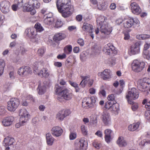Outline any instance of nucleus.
Here are the masks:
<instances>
[{
	"label": "nucleus",
	"mask_w": 150,
	"mask_h": 150,
	"mask_svg": "<svg viewBox=\"0 0 150 150\" xmlns=\"http://www.w3.org/2000/svg\"><path fill=\"white\" fill-rule=\"evenodd\" d=\"M14 141L13 138L8 136L4 139L3 144L5 146L11 145L13 144Z\"/></svg>",
	"instance_id": "nucleus-24"
},
{
	"label": "nucleus",
	"mask_w": 150,
	"mask_h": 150,
	"mask_svg": "<svg viewBox=\"0 0 150 150\" xmlns=\"http://www.w3.org/2000/svg\"><path fill=\"white\" fill-rule=\"evenodd\" d=\"M98 76H101L104 80H107L111 78V72L110 70L106 69L103 72L98 73Z\"/></svg>",
	"instance_id": "nucleus-20"
},
{
	"label": "nucleus",
	"mask_w": 150,
	"mask_h": 150,
	"mask_svg": "<svg viewBox=\"0 0 150 150\" xmlns=\"http://www.w3.org/2000/svg\"><path fill=\"white\" fill-rule=\"evenodd\" d=\"M86 78H88V79H87V81H86L87 84L88 83L89 86H91L93 83V80L92 79H90L88 77L86 76Z\"/></svg>",
	"instance_id": "nucleus-61"
},
{
	"label": "nucleus",
	"mask_w": 150,
	"mask_h": 150,
	"mask_svg": "<svg viewBox=\"0 0 150 150\" xmlns=\"http://www.w3.org/2000/svg\"><path fill=\"white\" fill-rule=\"evenodd\" d=\"M93 146L97 149H99L100 148L101 144L100 142L97 140H94L92 143Z\"/></svg>",
	"instance_id": "nucleus-39"
},
{
	"label": "nucleus",
	"mask_w": 150,
	"mask_h": 150,
	"mask_svg": "<svg viewBox=\"0 0 150 150\" xmlns=\"http://www.w3.org/2000/svg\"><path fill=\"white\" fill-rule=\"evenodd\" d=\"M119 110V105L117 103H114L113 102L110 110L112 112L115 114H117Z\"/></svg>",
	"instance_id": "nucleus-26"
},
{
	"label": "nucleus",
	"mask_w": 150,
	"mask_h": 150,
	"mask_svg": "<svg viewBox=\"0 0 150 150\" xmlns=\"http://www.w3.org/2000/svg\"><path fill=\"white\" fill-rule=\"evenodd\" d=\"M76 134L75 133L71 132L69 135V139L71 140H73L76 138Z\"/></svg>",
	"instance_id": "nucleus-49"
},
{
	"label": "nucleus",
	"mask_w": 150,
	"mask_h": 150,
	"mask_svg": "<svg viewBox=\"0 0 150 150\" xmlns=\"http://www.w3.org/2000/svg\"><path fill=\"white\" fill-rule=\"evenodd\" d=\"M5 63L4 61L1 59L0 60V76L2 75L4 70Z\"/></svg>",
	"instance_id": "nucleus-35"
},
{
	"label": "nucleus",
	"mask_w": 150,
	"mask_h": 150,
	"mask_svg": "<svg viewBox=\"0 0 150 150\" xmlns=\"http://www.w3.org/2000/svg\"><path fill=\"white\" fill-rule=\"evenodd\" d=\"M103 52L106 54L111 55H115L117 54V52L115 47L112 45V44L108 43L105 45L104 47Z\"/></svg>",
	"instance_id": "nucleus-9"
},
{
	"label": "nucleus",
	"mask_w": 150,
	"mask_h": 150,
	"mask_svg": "<svg viewBox=\"0 0 150 150\" xmlns=\"http://www.w3.org/2000/svg\"><path fill=\"white\" fill-rule=\"evenodd\" d=\"M34 28L37 32L40 33L44 30V29L41 25L39 23H37L34 26Z\"/></svg>",
	"instance_id": "nucleus-33"
},
{
	"label": "nucleus",
	"mask_w": 150,
	"mask_h": 150,
	"mask_svg": "<svg viewBox=\"0 0 150 150\" xmlns=\"http://www.w3.org/2000/svg\"><path fill=\"white\" fill-rule=\"evenodd\" d=\"M18 73L22 76H25L32 73L30 68L28 66H23L18 69Z\"/></svg>",
	"instance_id": "nucleus-14"
},
{
	"label": "nucleus",
	"mask_w": 150,
	"mask_h": 150,
	"mask_svg": "<svg viewBox=\"0 0 150 150\" xmlns=\"http://www.w3.org/2000/svg\"><path fill=\"white\" fill-rule=\"evenodd\" d=\"M20 121L23 123H25L29 119L30 115L27 110L24 108L21 109L19 112Z\"/></svg>",
	"instance_id": "nucleus-15"
},
{
	"label": "nucleus",
	"mask_w": 150,
	"mask_h": 150,
	"mask_svg": "<svg viewBox=\"0 0 150 150\" xmlns=\"http://www.w3.org/2000/svg\"><path fill=\"white\" fill-rule=\"evenodd\" d=\"M145 116L146 118L150 121V110L145 112Z\"/></svg>",
	"instance_id": "nucleus-50"
},
{
	"label": "nucleus",
	"mask_w": 150,
	"mask_h": 150,
	"mask_svg": "<svg viewBox=\"0 0 150 150\" xmlns=\"http://www.w3.org/2000/svg\"><path fill=\"white\" fill-rule=\"evenodd\" d=\"M15 2V4L12 6L11 8L13 11H16L19 6L21 7L23 5V2L22 0H16Z\"/></svg>",
	"instance_id": "nucleus-25"
},
{
	"label": "nucleus",
	"mask_w": 150,
	"mask_h": 150,
	"mask_svg": "<svg viewBox=\"0 0 150 150\" xmlns=\"http://www.w3.org/2000/svg\"><path fill=\"white\" fill-rule=\"evenodd\" d=\"M65 51H68L69 53H70L72 51V47L71 45H68L66 46L64 48Z\"/></svg>",
	"instance_id": "nucleus-51"
},
{
	"label": "nucleus",
	"mask_w": 150,
	"mask_h": 150,
	"mask_svg": "<svg viewBox=\"0 0 150 150\" xmlns=\"http://www.w3.org/2000/svg\"><path fill=\"white\" fill-rule=\"evenodd\" d=\"M98 94L100 95H102L103 97L106 96V92L104 89H101L98 93Z\"/></svg>",
	"instance_id": "nucleus-57"
},
{
	"label": "nucleus",
	"mask_w": 150,
	"mask_h": 150,
	"mask_svg": "<svg viewBox=\"0 0 150 150\" xmlns=\"http://www.w3.org/2000/svg\"><path fill=\"white\" fill-rule=\"evenodd\" d=\"M82 28L83 31L90 33V35L92 39H93L94 36L92 33L94 31V28L93 25L90 24L84 23L83 24Z\"/></svg>",
	"instance_id": "nucleus-16"
},
{
	"label": "nucleus",
	"mask_w": 150,
	"mask_h": 150,
	"mask_svg": "<svg viewBox=\"0 0 150 150\" xmlns=\"http://www.w3.org/2000/svg\"><path fill=\"white\" fill-rule=\"evenodd\" d=\"M63 25V22L60 20H57L56 22L55 27L57 28L61 27Z\"/></svg>",
	"instance_id": "nucleus-44"
},
{
	"label": "nucleus",
	"mask_w": 150,
	"mask_h": 150,
	"mask_svg": "<svg viewBox=\"0 0 150 150\" xmlns=\"http://www.w3.org/2000/svg\"><path fill=\"white\" fill-rule=\"evenodd\" d=\"M105 141L108 143H109L111 139V136H105Z\"/></svg>",
	"instance_id": "nucleus-62"
},
{
	"label": "nucleus",
	"mask_w": 150,
	"mask_h": 150,
	"mask_svg": "<svg viewBox=\"0 0 150 150\" xmlns=\"http://www.w3.org/2000/svg\"><path fill=\"white\" fill-rule=\"evenodd\" d=\"M145 65V63L144 62L135 59L132 63V69L135 72H139L143 69Z\"/></svg>",
	"instance_id": "nucleus-7"
},
{
	"label": "nucleus",
	"mask_w": 150,
	"mask_h": 150,
	"mask_svg": "<svg viewBox=\"0 0 150 150\" xmlns=\"http://www.w3.org/2000/svg\"><path fill=\"white\" fill-rule=\"evenodd\" d=\"M103 122L105 125H109L111 122V119L109 114L107 112H103L101 117Z\"/></svg>",
	"instance_id": "nucleus-21"
},
{
	"label": "nucleus",
	"mask_w": 150,
	"mask_h": 150,
	"mask_svg": "<svg viewBox=\"0 0 150 150\" xmlns=\"http://www.w3.org/2000/svg\"><path fill=\"white\" fill-rule=\"evenodd\" d=\"M147 144H150V140L144 139L139 143V145L142 148H143Z\"/></svg>",
	"instance_id": "nucleus-36"
},
{
	"label": "nucleus",
	"mask_w": 150,
	"mask_h": 150,
	"mask_svg": "<svg viewBox=\"0 0 150 150\" xmlns=\"http://www.w3.org/2000/svg\"><path fill=\"white\" fill-rule=\"evenodd\" d=\"M14 120V117L13 116H8L4 117L2 120L1 123L3 126L8 127L11 125Z\"/></svg>",
	"instance_id": "nucleus-18"
},
{
	"label": "nucleus",
	"mask_w": 150,
	"mask_h": 150,
	"mask_svg": "<svg viewBox=\"0 0 150 150\" xmlns=\"http://www.w3.org/2000/svg\"><path fill=\"white\" fill-rule=\"evenodd\" d=\"M82 16L81 15H77L76 16V21L79 22L81 21L82 19Z\"/></svg>",
	"instance_id": "nucleus-64"
},
{
	"label": "nucleus",
	"mask_w": 150,
	"mask_h": 150,
	"mask_svg": "<svg viewBox=\"0 0 150 150\" xmlns=\"http://www.w3.org/2000/svg\"><path fill=\"white\" fill-rule=\"evenodd\" d=\"M139 0H131L130 1L131 8L132 13L138 15L141 12L142 10L138 3Z\"/></svg>",
	"instance_id": "nucleus-10"
},
{
	"label": "nucleus",
	"mask_w": 150,
	"mask_h": 150,
	"mask_svg": "<svg viewBox=\"0 0 150 150\" xmlns=\"http://www.w3.org/2000/svg\"><path fill=\"white\" fill-rule=\"evenodd\" d=\"M139 23V21L137 18H133L127 16H124L122 18V24L125 28H129L134 25Z\"/></svg>",
	"instance_id": "nucleus-3"
},
{
	"label": "nucleus",
	"mask_w": 150,
	"mask_h": 150,
	"mask_svg": "<svg viewBox=\"0 0 150 150\" xmlns=\"http://www.w3.org/2000/svg\"><path fill=\"white\" fill-rule=\"evenodd\" d=\"M132 104V109L133 111H135L137 110L138 108V104L137 103H133L131 104Z\"/></svg>",
	"instance_id": "nucleus-46"
},
{
	"label": "nucleus",
	"mask_w": 150,
	"mask_h": 150,
	"mask_svg": "<svg viewBox=\"0 0 150 150\" xmlns=\"http://www.w3.org/2000/svg\"><path fill=\"white\" fill-rule=\"evenodd\" d=\"M44 18H49V19H54L53 17V14L51 12L46 13L44 16Z\"/></svg>",
	"instance_id": "nucleus-45"
},
{
	"label": "nucleus",
	"mask_w": 150,
	"mask_h": 150,
	"mask_svg": "<svg viewBox=\"0 0 150 150\" xmlns=\"http://www.w3.org/2000/svg\"><path fill=\"white\" fill-rule=\"evenodd\" d=\"M143 55L145 58L147 59H150V53H149L148 50H143Z\"/></svg>",
	"instance_id": "nucleus-41"
},
{
	"label": "nucleus",
	"mask_w": 150,
	"mask_h": 150,
	"mask_svg": "<svg viewBox=\"0 0 150 150\" xmlns=\"http://www.w3.org/2000/svg\"><path fill=\"white\" fill-rule=\"evenodd\" d=\"M97 6L98 8L100 10L103 11L105 10L107 8L105 2L104 0H100L99 2V4H98Z\"/></svg>",
	"instance_id": "nucleus-31"
},
{
	"label": "nucleus",
	"mask_w": 150,
	"mask_h": 150,
	"mask_svg": "<svg viewBox=\"0 0 150 150\" xmlns=\"http://www.w3.org/2000/svg\"><path fill=\"white\" fill-rule=\"evenodd\" d=\"M63 132L62 129L59 126L54 127L51 129V133L53 135L56 137L60 136Z\"/></svg>",
	"instance_id": "nucleus-22"
},
{
	"label": "nucleus",
	"mask_w": 150,
	"mask_h": 150,
	"mask_svg": "<svg viewBox=\"0 0 150 150\" xmlns=\"http://www.w3.org/2000/svg\"><path fill=\"white\" fill-rule=\"evenodd\" d=\"M139 96V92L138 90L135 88H132L129 89L128 94L126 96V98L129 104H132L133 101L131 99H137Z\"/></svg>",
	"instance_id": "nucleus-6"
},
{
	"label": "nucleus",
	"mask_w": 150,
	"mask_h": 150,
	"mask_svg": "<svg viewBox=\"0 0 150 150\" xmlns=\"http://www.w3.org/2000/svg\"><path fill=\"white\" fill-rule=\"evenodd\" d=\"M109 64L111 66L114 65L115 64V61L114 59H109Z\"/></svg>",
	"instance_id": "nucleus-58"
},
{
	"label": "nucleus",
	"mask_w": 150,
	"mask_h": 150,
	"mask_svg": "<svg viewBox=\"0 0 150 150\" xmlns=\"http://www.w3.org/2000/svg\"><path fill=\"white\" fill-rule=\"evenodd\" d=\"M66 55L64 53H63L62 55L59 54L57 57V58L58 59H62L66 58Z\"/></svg>",
	"instance_id": "nucleus-59"
},
{
	"label": "nucleus",
	"mask_w": 150,
	"mask_h": 150,
	"mask_svg": "<svg viewBox=\"0 0 150 150\" xmlns=\"http://www.w3.org/2000/svg\"><path fill=\"white\" fill-rule=\"evenodd\" d=\"M25 33L28 37L35 38L37 35V32L33 28H28L26 30Z\"/></svg>",
	"instance_id": "nucleus-23"
},
{
	"label": "nucleus",
	"mask_w": 150,
	"mask_h": 150,
	"mask_svg": "<svg viewBox=\"0 0 150 150\" xmlns=\"http://www.w3.org/2000/svg\"><path fill=\"white\" fill-rule=\"evenodd\" d=\"M61 96H58L57 100L60 102H63L64 100H69L73 97V94L67 88L64 89Z\"/></svg>",
	"instance_id": "nucleus-8"
},
{
	"label": "nucleus",
	"mask_w": 150,
	"mask_h": 150,
	"mask_svg": "<svg viewBox=\"0 0 150 150\" xmlns=\"http://www.w3.org/2000/svg\"><path fill=\"white\" fill-rule=\"evenodd\" d=\"M81 129L82 132L84 135H86L87 134V131L86 128L84 125H82L81 127Z\"/></svg>",
	"instance_id": "nucleus-47"
},
{
	"label": "nucleus",
	"mask_w": 150,
	"mask_h": 150,
	"mask_svg": "<svg viewBox=\"0 0 150 150\" xmlns=\"http://www.w3.org/2000/svg\"><path fill=\"white\" fill-rule=\"evenodd\" d=\"M77 42L81 46H83L84 44L83 40L81 38H79L77 40Z\"/></svg>",
	"instance_id": "nucleus-54"
},
{
	"label": "nucleus",
	"mask_w": 150,
	"mask_h": 150,
	"mask_svg": "<svg viewBox=\"0 0 150 150\" xmlns=\"http://www.w3.org/2000/svg\"><path fill=\"white\" fill-rule=\"evenodd\" d=\"M113 103L110 101H108L106 102L105 106V108L106 109L111 110V106L112 104Z\"/></svg>",
	"instance_id": "nucleus-43"
},
{
	"label": "nucleus",
	"mask_w": 150,
	"mask_h": 150,
	"mask_svg": "<svg viewBox=\"0 0 150 150\" xmlns=\"http://www.w3.org/2000/svg\"><path fill=\"white\" fill-rule=\"evenodd\" d=\"M39 89L38 93L39 95H42L46 91V87L45 86H41L40 84L39 85L37 89Z\"/></svg>",
	"instance_id": "nucleus-34"
},
{
	"label": "nucleus",
	"mask_w": 150,
	"mask_h": 150,
	"mask_svg": "<svg viewBox=\"0 0 150 150\" xmlns=\"http://www.w3.org/2000/svg\"><path fill=\"white\" fill-rule=\"evenodd\" d=\"M61 111H62V113H63V115L65 117L69 115L71 113L70 111L69 110H62Z\"/></svg>",
	"instance_id": "nucleus-48"
},
{
	"label": "nucleus",
	"mask_w": 150,
	"mask_h": 150,
	"mask_svg": "<svg viewBox=\"0 0 150 150\" xmlns=\"http://www.w3.org/2000/svg\"><path fill=\"white\" fill-rule=\"evenodd\" d=\"M20 105L19 100L17 98H11L7 102V108L10 112L15 111Z\"/></svg>",
	"instance_id": "nucleus-5"
},
{
	"label": "nucleus",
	"mask_w": 150,
	"mask_h": 150,
	"mask_svg": "<svg viewBox=\"0 0 150 150\" xmlns=\"http://www.w3.org/2000/svg\"><path fill=\"white\" fill-rule=\"evenodd\" d=\"M87 79L88 78H86V76H84L83 77V80L81 81L80 83V85H81L82 88H84L86 84H87Z\"/></svg>",
	"instance_id": "nucleus-42"
},
{
	"label": "nucleus",
	"mask_w": 150,
	"mask_h": 150,
	"mask_svg": "<svg viewBox=\"0 0 150 150\" xmlns=\"http://www.w3.org/2000/svg\"><path fill=\"white\" fill-rule=\"evenodd\" d=\"M136 37L137 39L144 40L149 38L150 35L146 34H141L137 35Z\"/></svg>",
	"instance_id": "nucleus-37"
},
{
	"label": "nucleus",
	"mask_w": 150,
	"mask_h": 150,
	"mask_svg": "<svg viewBox=\"0 0 150 150\" xmlns=\"http://www.w3.org/2000/svg\"><path fill=\"white\" fill-rule=\"evenodd\" d=\"M108 101H113L115 100V96L114 94H112L109 95L107 97Z\"/></svg>",
	"instance_id": "nucleus-55"
},
{
	"label": "nucleus",
	"mask_w": 150,
	"mask_h": 150,
	"mask_svg": "<svg viewBox=\"0 0 150 150\" xmlns=\"http://www.w3.org/2000/svg\"><path fill=\"white\" fill-rule=\"evenodd\" d=\"M56 118L61 121H62L64 119L65 117L62 113V111H61V110L58 112Z\"/></svg>",
	"instance_id": "nucleus-40"
},
{
	"label": "nucleus",
	"mask_w": 150,
	"mask_h": 150,
	"mask_svg": "<svg viewBox=\"0 0 150 150\" xmlns=\"http://www.w3.org/2000/svg\"><path fill=\"white\" fill-rule=\"evenodd\" d=\"M10 3L8 1H1L0 4V8L1 11L6 13L9 11Z\"/></svg>",
	"instance_id": "nucleus-17"
},
{
	"label": "nucleus",
	"mask_w": 150,
	"mask_h": 150,
	"mask_svg": "<svg viewBox=\"0 0 150 150\" xmlns=\"http://www.w3.org/2000/svg\"><path fill=\"white\" fill-rule=\"evenodd\" d=\"M117 143L120 146H122V139L121 137H120L118 138L117 141Z\"/></svg>",
	"instance_id": "nucleus-60"
},
{
	"label": "nucleus",
	"mask_w": 150,
	"mask_h": 150,
	"mask_svg": "<svg viewBox=\"0 0 150 150\" xmlns=\"http://www.w3.org/2000/svg\"><path fill=\"white\" fill-rule=\"evenodd\" d=\"M66 37V35L62 33H56L53 36L52 39L58 45L59 44V42L64 39Z\"/></svg>",
	"instance_id": "nucleus-19"
},
{
	"label": "nucleus",
	"mask_w": 150,
	"mask_h": 150,
	"mask_svg": "<svg viewBox=\"0 0 150 150\" xmlns=\"http://www.w3.org/2000/svg\"><path fill=\"white\" fill-rule=\"evenodd\" d=\"M44 18V23L47 25H51L53 23L54 19H49V18Z\"/></svg>",
	"instance_id": "nucleus-38"
},
{
	"label": "nucleus",
	"mask_w": 150,
	"mask_h": 150,
	"mask_svg": "<svg viewBox=\"0 0 150 150\" xmlns=\"http://www.w3.org/2000/svg\"><path fill=\"white\" fill-rule=\"evenodd\" d=\"M70 0H57V6L62 16L66 18L70 16L74 11V6L70 5Z\"/></svg>",
	"instance_id": "nucleus-1"
},
{
	"label": "nucleus",
	"mask_w": 150,
	"mask_h": 150,
	"mask_svg": "<svg viewBox=\"0 0 150 150\" xmlns=\"http://www.w3.org/2000/svg\"><path fill=\"white\" fill-rule=\"evenodd\" d=\"M107 20L106 17L101 16H98L96 20L97 26L100 28L101 33L106 36L110 35L112 30L107 22Z\"/></svg>",
	"instance_id": "nucleus-2"
},
{
	"label": "nucleus",
	"mask_w": 150,
	"mask_h": 150,
	"mask_svg": "<svg viewBox=\"0 0 150 150\" xmlns=\"http://www.w3.org/2000/svg\"><path fill=\"white\" fill-rule=\"evenodd\" d=\"M29 11L30 12V13L32 15H34L36 12L35 10L33 7L30 8Z\"/></svg>",
	"instance_id": "nucleus-63"
},
{
	"label": "nucleus",
	"mask_w": 150,
	"mask_h": 150,
	"mask_svg": "<svg viewBox=\"0 0 150 150\" xmlns=\"http://www.w3.org/2000/svg\"><path fill=\"white\" fill-rule=\"evenodd\" d=\"M140 123L139 122L133 123L129 125L128 130L131 131H134L136 130L139 127Z\"/></svg>",
	"instance_id": "nucleus-27"
},
{
	"label": "nucleus",
	"mask_w": 150,
	"mask_h": 150,
	"mask_svg": "<svg viewBox=\"0 0 150 150\" xmlns=\"http://www.w3.org/2000/svg\"><path fill=\"white\" fill-rule=\"evenodd\" d=\"M49 74V73L48 72V69L46 68H43L38 73L39 75L45 77H48Z\"/></svg>",
	"instance_id": "nucleus-30"
},
{
	"label": "nucleus",
	"mask_w": 150,
	"mask_h": 150,
	"mask_svg": "<svg viewBox=\"0 0 150 150\" xmlns=\"http://www.w3.org/2000/svg\"><path fill=\"white\" fill-rule=\"evenodd\" d=\"M87 144V142L83 138L76 139L74 143V145L79 150H86Z\"/></svg>",
	"instance_id": "nucleus-13"
},
{
	"label": "nucleus",
	"mask_w": 150,
	"mask_h": 150,
	"mask_svg": "<svg viewBox=\"0 0 150 150\" xmlns=\"http://www.w3.org/2000/svg\"><path fill=\"white\" fill-rule=\"evenodd\" d=\"M112 131L110 129H107L104 131L105 136H111Z\"/></svg>",
	"instance_id": "nucleus-53"
},
{
	"label": "nucleus",
	"mask_w": 150,
	"mask_h": 150,
	"mask_svg": "<svg viewBox=\"0 0 150 150\" xmlns=\"http://www.w3.org/2000/svg\"><path fill=\"white\" fill-rule=\"evenodd\" d=\"M96 98L94 96L84 98L82 103V106L84 108L86 107L91 108L93 105V104L96 103Z\"/></svg>",
	"instance_id": "nucleus-11"
},
{
	"label": "nucleus",
	"mask_w": 150,
	"mask_h": 150,
	"mask_svg": "<svg viewBox=\"0 0 150 150\" xmlns=\"http://www.w3.org/2000/svg\"><path fill=\"white\" fill-rule=\"evenodd\" d=\"M46 139L47 144L50 146L52 145L54 141V138L50 133L46 134Z\"/></svg>",
	"instance_id": "nucleus-28"
},
{
	"label": "nucleus",
	"mask_w": 150,
	"mask_h": 150,
	"mask_svg": "<svg viewBox=\"0 0 150 150\" xmlns=\"http://www.w3.org/2000/svg\"><path fill=\"white\" fill-rule=\"evenodd\" d=\"M28 3L31 4L32 5V7H33L34 8H38L40 6V2L37 0L30 1Z\"/></svg>",
	"instance_id": "nucleus-32"
},
{
	"label": "nucleus",
	"mask_w": 150,
	"mask_h": 150,
	"mask_svg": "<svg viewBox=\"0 0 150 150\" xmlns=\"http://www.w3.org/2000/svg\"><path fill=\"white\" fill-rule=\"evenodd\" d=\"M54 89L55 92L56 94L58 95V96H61L64 90L63 87L60 86L58 85H56L55 86Z\"/></svg>",
	"instance_id": "nucleus-29"
},
{
	"label": "nucleus",
	"mask_w": 150,
	"mask_h": 150,
	"mask_svg": "<svg viewBox=\"0 0 150 150\" xmlns=\"http://www.w3.org/2000/svg\"><path fill=\"white\" fill-rule=\"evenodd\" d=\"M44 50L43 49H40L38 51V54L40 56H42L44 53Z\"/></svg>",
	"instance_id": "nucleus-56"
},
{
	"label": "nucleus",
	"mask_w": 150,
	"mask_h": 150,
	"mask_svg": "<svg viewBox=\"0 0 150 150\" xmlns=\"http://www.w3.org/2000/svg\"><path fill=\"white\" fill-rule=\"evenodd\" d=\"M140 42H137L132 44L130 48L129 54L130 55H134L139 54L140 52Z\"/></svg>",
	"instance_id": "nucleus-12"
},
{
	"label": "nucleus",
	"mask_w": 150,
	"mask_h": 150,
	"mask_svg": "<svg viewBox=\"0 0 150 150\" xmlns=\"http://www.w3.org/2000/svg\"><path fill=\"white\" fill-rule=\"evenodd\" d=\"M6 111L3 106L0 107V115H3L6 113Z\"/></svg>",
	"instance_id": "nucleus-52"
},
{
	"label": "nucleus",
	"mask_w": 150,
	"mask_h": 150,
	"mask_svg": "<svg viewBox=\"0 0 150 150\" xmlns=\"http://www.w3.org/2000/svg\"><path fill=\"white\" fill-rule=\"evenodd\" d=\"M150 84V79L144 78L139 80L137 81V87L140 91L144 92L147 91Z\"/></svg>",
	"instance_id": "nucleus-4"
}]
</instances>
